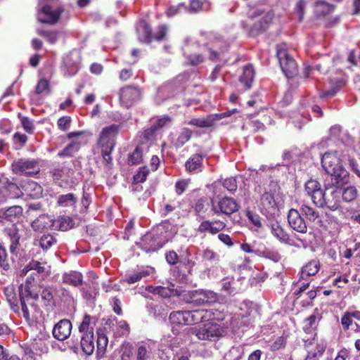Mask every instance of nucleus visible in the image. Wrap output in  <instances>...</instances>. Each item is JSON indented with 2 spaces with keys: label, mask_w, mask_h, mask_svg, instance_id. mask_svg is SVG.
<instances>
[{
  "label": "nucleus",
  "mask_w": 360,
  "mask_h": 360,
  "mask_svg": "<svg viewBox=\"0 0 360 360\" xmlns=\"http://www.w3.org/2000/svg\"><path fill=\"white\" fill-rule=\"evenodd\" d=\"M270 229L271 233L281 242L284 243H290V239L289 235L278 223L275 222L271 224Z\"/></svg>",
  "instance_id": "obj_37"
},
{
  "label": "nucleus",
  "mask_w": 360,
  "mask_h": 360,
  "mask_svg": "<svg viewBox=\"0 0 360 360\" xmlns=\"http://www.w3.org/2000/svg\"><path fill=\"white\" fill-rule=\"evenodd\" d=\"M340 193L338 188L326 187L322 191L319 198L315 202L316 206L319 207H326L332 211L338 210L340 205Z\"/></svg>",
  "instance_id": "obj_8"
},
{
  "label": "nucleus",
  "mask_w": 360,
  "mask_h": 360,
  "mask_svg": "<svg viewBox=\"0 0 360 360\" xmlns=\"http://www.w3.org/2000/svg\"><path fill=\"white\" fill-rule=\"evenodd\" d=\"M235 283L236 282L233 277L224 278L221 281V290L231 295L236 292Z\"/></svg>",
  "instance_id": "obj_47"
},
{
  "label": "nucleus",
  "mask_w": 360,
  "mask_h": 360,
  "mask_svg": "<svg viewBox=\"0 0 360 360\" xmlns=\"http://www.w3.org/2000/svg\"><path fill=\"white\" fill-rule=\"evenodd\" d=\"M255 77V70L252 65H247L243 68V72L240 77V82L250 88Z\"/></svg>",
  "instance_id": "obj_40"
},
{
  "label": "nucleus",
  "mask_w": 360,
  "mask_h": 360,
  "mask_svg": "<svg viewBox=\"0 0 360 360\" xmlns=\"http://www.w3.org/2000/svg\"><path fill=\"white\" fill-rule=\"evenodd\" d=\"M190 325L209 321L208 309H200L188 311Z\"/></svg>",
  "instance_id": "obj_31"
},
{
  "label": "nucleus",
  "mask_w": 360,
  "mask_h": 360,
  "mask_svg": "<svg viewBox=\"0 0 360 360\" xmlns=\"http://www.w3.org/2000/svg\"><path fill=\"white\" fill-rule=\"evenodd\" d=\"M67 169L64 167H56L53 168L50 173L51 174L53 180L56 182L60 180L66 174Z\"/></svg>",
  "instance_id": "obj_62"
},
{
  "label": "nucleus",
  "mask_w": 360,
  "mask_h": 360,
  "mask_svg": "<svg viewBox=\"0 0 360 360\" xmlns=\"http://www.w3.org/2000/svg\"><path fill=\"white\" fill-rule=\"evenodd\" d=\"M38 34L44 37L49 43L54 44L60 38V32L54 30H38Z\"/></svg>",
  "instance_id": "obj_46"
},
{
  "label": "nucleus",
  "mask_w": 360,
  "mask_h": 360,
  "mask_svg": "<svg viewBox=\"0 0 360 360\" xmlns=\"http://www.w3.org/2000/svg\"><path fill=\"white\" fill-rule=\"evenodd\" d=\"M71 331V322L68 319H63L53 327V335L58 340L63 341L70 337Z\"/></svg>",
  "instance_id": "obj_18"
},
{
  "label": "nucleus",
  "mask_w": 360,
  "mask_h": 360,
  "mask_svg": "<svg viewBox=\"0 0 360 360\" xmlns=\"http://www.w3.org/2000/svg\"><path fill=\"white\" fill-rule=\"evenodd\" d=\"M22 214V208L20 206L15 205L7 209L0 210V224L4 220L14 221Z\"/></svg>",
  "instance_id": "obj_23"
},
{
  "label": "nucleus",
  "mask_w": 360,
  "mask_h": 360,
  "mask_svg": "<svg viewBox=\"0 0 360 360\" xmlns=\"http://www.w3.org/2000/svg\"><path fill=\"white\" fill-rule=\"evenodd\" d=\"M119 131V126L111 124L104 127L98 140V146L101 149V153L103 160L106 164H110L112 158L111 153L115 146V139Z\"/></svg>",
  "instance_id": "obj_3"
},
{
  "label": "nucleus",
  "mask_w": 360,
  "mask_h": 360,
  "mask_svg": "<svg viewBox=\"0 0 360 360\" xmlns=\"http://www.w3.org/2000/svg\"><path fill=\"white\" fill-rule=\"evenodd\" d=\"M63 8L55 1L40 0L37 7V19L39 22L53 25L58 22Z\"/></svg>",
  "instance_id": "obj_4"
},
{
  "label": "nucleus",
  "mask_w": 360,
  "mask_h": 360,
  "mask_svg": "<svg viewBox=\"0 0 360 360\" xmlns=\"http://www.w3.org/2000/svg\"><path fill=\"white\" fill-rule=\"evenodd\" d=\"M341 195V200L347 203L354 202L359 196V191L356 186L343 184L339 189Z\"/></svg>",
  "instance_id": "obj_20"
},
{
  "label": "nucleus",
  "mask_w": 360,
  "mask_h": 360,
  "mask_svg": "<svg viewBox=\"0 0 360 360\" xmlns=\"http://www.w3.org/2000/svg\"><path fill=\"white\" fill-rule=\"evenodd\" d=\"M165 259L170 265H175L179 262V253L174 250H169L165 254Z\"/></svg>",
  "instance_id": "obj_64"
},
{
  "label": "nucleus",
  "mask_w": 360,
  "mask_h": 360,
  "mask_svg": "<svg viewBox=\"0 0 360 360\" xmlns=\"http://www.w3.org/2000/svg\"><path fill=\"white\" fill-rule=\"evenodd\" d=\"M80 347L85 354L91 355L93 354L95 349L94 333L82 334L80 340Z\"/></svg>",
  "instance_id": "obj_29"
},
{
  "label": "nucleus",
  "mask_w": 360,
  "mask_h": 360,
  "mask_svg": "<svg viewBox=\"0 0 360 360\" xmlns=\"http://www.w3.org/2000/svg\"><path fill=\"white\" fill-rule=\"evenodd\" d=\"M22 188L24 194L32 198H39L42 195V187L34 181H26Z\"/></svg>",
  "instance_id": "obj_27"
},
{
  "label": "nucleus",
  "mask_w": 360,
  "mask_h": 360,
  "mask_svg": "<svg viewBox=\"0 0 360 360\" xmlns=\"http://www.w3.org/2000/svg\"><path fill=\"white\" fill-rule=\"evenodd\" d=\"M91 317L89 315H84L83 320L79 326V331L80 333H82V334L86 333H94L93 326H91Z\"/></svg>",
  "instance_id": "obj_55"
},
{
  "label": "nucleus",
  "mask_w": 360,
  "mask_h": 360,
  "mask_svg": "<svg viewBox=\"0 0 360 360\" xmlns=\"http://www.w3.org/2000/svg\"><path fill=\"white\" fill-rule=\"evenodd\" d=\"M148 174L149 169L147 167L144 166L140 167L137 173L134 176V183L139 184L144 182L146 180Z\"/></svg>",
  "instance_id": "obj_58"
},
{
  "label": "nucleus",
  "mask_w": 360,
  "mask_h": 360,
  "mask_svg": "<svg viewBox=\"0 0 360 360\" xmlns=\"http://www.w3.org/2000/svg\"><path fill=\"white\" fill-rule=\"evenodd\" d=\"M11 167L15 174L25 176L35 175L40 171L38 160L34 159H18L13 161Z\"/></svg>",
  "instance_id": "obj_9"
},
{
  "label": "nucleus",
  "mask_w": 360,
  "mask_h": 360,
  "mask_svg": "<svg viewBox=\"0 0 360 360\" xmlns=\"http://www.w3.org/2000/svg\"><path fill=\"white\" fill-rule=\"evenodd\" d=\"M288 221L290 226L295 231L304 233L307 231V226L301 216V212L295 209H290L288 214Z\"/></svg>",
  "instance_id": "obj_16"
},
{
  "label": "nucleus",
  "mask_w": 360,
  "mask_h": 360,
  "mask_svg": "<svg viewBox=\"0 0 360 360\" xmlns=\"http://www.w3.org/2000/svg\"><path fill=\"white\" fill-rule=\"evenodd\" d=\"M179 253V262L191 268L195 265L196 257L193 255L191 249L181 248Z\"/></svg>",
  "instance_id": "obj_34"
},
{
  "label": "nucleus",
  "mask_w": 360,
  "mask_h": 360,
  "mask_svg": "<svg viewBox=\"0 0 360 360\" xmlns=\"http://www.w3.org/2000/svg\"><path fill=\"white\" fill-rule=\"evenodd\" d=\"M80 68L81 52L73 49L64 57L62 72L65 77H72L78 72Z\"/></svg>",
  "instance_id": "obj_10"
},
{
  "label": "nucleus",
  "mask_w": 360,
  "mask_h": 360,
  "mask_svg": "<svg viewBox=\"0 0 360 360\" xmlns=\"http://www.w3.org/2000/svg\"><path fill=\"white\" fill-rule=\"evenodd\" d=\"M225 330L219 324L209 322L192 329V333L203 341L214 342L224 335Z\"/></svg>",
  "instance_id": "obj_6"
},
{
  "label": "nucleus",
  "mask_w": 360,
  "mask_h": 360,
  "mask_svg": "<svg viewBox=\"0 0 360 360\" xmlns=\"http://www.w3.org/2000/svg\"><path fill=\"white\" fill-rule=\"evenodd\" d=\"M261 211L267 218H274L279 214V208L272 193L265 192L260 198Z\"/></svg>",
  "instance_id": "obj_15"
},
{
  "label": "nucleus",
  "mask_w": 360,
  "mask_h": 360,
  "mask_svg": "<svg viewBox=\"0 0 360 360\" xmlns=\"http://www.w3.org/2000/svg\"><path fill=\"white\" fill-rule=\"evenodd\" d=\"M321 165L327 174L335 177L337 184L347 176V172L340 165L336 151L325 153L321 158Z\"/></svg>",
  "instance_id": "obj_5"
},
{
  "label": "nucleus",
  "mask_w": 360,
  "mask_h": 360,
  "mask_svg": "<svg viewBox=\"0 0 360 360\" xmlns=\"http://www.w3.org/2000/svg\"><path fill=\"white\" fill-rule=\"evenodd\" d=\"M153 271L154 269L152 267H143L131 274H126L123 278V281L128 284H133L150 276L153 273Z\"/></svg>",
  "instance_id": "obj_21"
},
{
  "label": "nucleus",
  "mask_w": 360,
  "mask_h": 360,
  "mask_svg": "<svg viewBox=\"0 0 360 360\" xmlns=\"http://www.w3.org/2000/svg\"><path fill=\"white\" fill-rule=\"evenodd\" d=\"M19 297L22 316L25 321L31 323L36 319V301L39 298L37 286L34 281V274L27 276L24 283L19 287Z\"/></svg>",
  "instance_id": "obj_2"
},
{
  "label": "nucleus",
  "mask_w": 360,
  "mask_h": 360,
  "mask_svg": "<svg viewBox=\"0 0 360 360\" xmlns=\"http://www.w3.org/2000/svg\"><path fill=\"white\" fill-rule=\"evenodd\" d=\"M277 57L280 66L288 78L292 77L297 72V65L295 60L288 55L284 49H278Z\"/></svg>",
  "instance_id": "obj_14"
},
{
  "label": "nucleus",
  "mask_w": 360,
  "mask_h": 360,
  "mask_svg": "<svg viewBox=\"0 0 360 360\" xmlns=\"http://www.w3.org/2000/svg\"><path fill=\"white\" fill-rule=\"evenodd\" d=\"M203 157L199 153L193 155L186 162L185 167L186 171L190 173L197 174L202 170Z\"/></svg>",
  "instance_id": "obj_24"
},
{
  "label": "nucleus",
  "mask_w": 360,
  "mask_h": 360,
  "mask_svg": "<svg viewBox=\"0 0 360 360\" xmlns=\"http://www.w3.org/2000/svg\"><path fill=\"white\" fill-rule=\"evenodd\" d=\"M223 186L231 193L236 191L238 188L236 179L235 177H230L224 179Z\"/></svg>",
  "instance_id": "obj_63"
},
{
  "label": "nucleus",
  "mask_w": 360,
  "mask_h": 360,
  "mask_svg": "<svg viewBox=\"0 0 360 360\" xmlns=\"http://www.w3.org/2000/svg\"><path fill=\"white\" fill-rule=\"evenodd\" d=\"M120 353L122 360H131L133 356L132 346L129 343L123 344L121 347Z\"/></svg>",
  "instance_id": "obj_60"
},
{
  "label": "nucleus",
  "mask_w": 360,
  "mask_h": 360,
  "mask_svg": "<svg viewBox=\"0 0 360 360\" xmlns=\"http://www.w3.org/2000/svg\"><path fill=\"white\" fill-rule=\"evenodd\" d=\"M245 216L248 219V220L254 225L256 230L260 229L262 226L261 221V217L259 214L255 212H253L250 210H247L245 212Z\"/></svg>",
  "instance_id": "obj_56"
},
{
  "label": "nucleus",
  "mask_w": 360,
  "mask_h": 360,
  "mask_svg": "<svg viewBox=\"0 0 360 360\" xmlns=\"http://www.w3.org/2000/svg\"><path fill=\"white\" fill-rule=\"evenodd\" d=\"M53 223V220L50 216L41 214L32 221L31 226L34 231L41 232L45 229L51 228Z\"/></svg>",
  "instance_id": "obj_26"
},
{
  "label": "nucleus",
  "mask_w": 360,
  "mask_h": 360,
  "mask_svg": "<svg viewBox=\"0 0 360 360\" xmlns=\"http://www.w3.org/2000/svg\"><path fill=\"white\" fill-rule=\"evenodd\" d=\"M218 299V295L214 291L207 290H193V301H194L195 305L214 303Z\"/></svg>",
  "instance_id": "obj_17"
},
{
  "label": "nucleus",
  "mask_w": 360,
  "mask_h": 360,
  "mask_svg": "<svg viewBox=\"0 0 360 360\" xmlns=\"http://www.w3.org/2000/svg\"><path fill=\"white\" fill-rule=\"evenodd\" d=\"M4 295L6 297L8 302L9 303L12 310L20 315L22 313L21 307L18 304L17 298L15 292V288L13 285H10L4 288Z\"/></svg>",
  "instance_id": "obj_28"
},
{
  "label": "nucleus",
  "mask_w": 360,
  "mask_h": 360,
  "mask_svg": "<svg viewBox=\"0 0 360 360\" xmlns=\"http://www.w3.org/2000/svg\"><path fill=\"white\" fill-rule=\"evenodd\" d=\"M214 120L212 116H207L206 117L192 118L187 123L196 127L206 128L212 126Z\"/></svg>",
  "instance_id": "obj_43"
},
{
  "label": "nucleus",
  "mask_w": 360,
  "mask_h": 360,
  "mask_svg": "<svg viewBox=\"0 0 360 360\" xmlns=\"http://www.w3.org/2000/svg\"><path fill=\"white\" fill-rule=\"evenodd\" d=\"M226 227V224L220 220H205L199 226L198 231L200 233H209L212 235L219 233Z\"/></svg>",
  "instance_id": "obj_19"
},
{
  "label": "nucleus",
  "mask_w": 360,
  "mask_h": 360,
  "mask_svg": "<svg viewBox=\"0 0 360 360\" xmlns=\"http://www.w3.org/2000/svg\"><path fill=\"white\" fill-rule=\"evenodd\" d=\"M57 242L56 238L51 234H44L38 238H35L34 245H39L44 251H47Z\"/></svg>",
  "instance_id": "obj_35"
},
{
  "label": "nucleus",
  "mask_w": 360,
  "mask_h": 360,
  "mask_svg": "<svg viewBox=\"0 0 360 360\" xmlns=\"http://www.w3.org/2000/svg\"><path fill=\"white\" fill-rule=\"evenodd\" d=\"M273 16L271 12H268L256 19L254 17H250L248 21H242L240 25L250 36H257L268 29Z\"/></svg>",
  "instance_id": "obj_7"
},
{
  "label": "nucleus",
  "mask_w": 360,
  "mask_h": 360,
  "mask_svg": "<svg viewBox=\"0 0 360 360\" xmlns=\"http://www.w3.org/2000/svg\"><path fill=\"white\" fill-rule=\"evenodd\" d=\"M9 269L6 248L0 242V271H7Z\"/></svg>",
  "instance_id": "obj_54"
},
{
  "label": "nucleus",
  "mask_w": 360,
  "mask_h": 360,
  "mask_svg": "<svg viewBox=\"0 0 360 360\" xmlns=\"http://www.w3.org/2000/svg\"><path fill=\"white\" fill-rule=\"evenodd\" d=\"M108 340L104 333H98L97 349L98 352L103 353L107 347Z\"/></svg>",
  "instance_id": "obj_59"
},
{
  "label": "nucleus",
  "mask_w": 360,
  "mask_h": 360,
  "mask_svg": "<svg viewBox=\"0 0 360 360\" xmlns=\"http://www.w3.org/2000/svg\"><path fill=\"white\" fill-rule=\"evenodd\" d=\"M6 189L8 191V196L11 198H18L24 195L22 188L14 183H8Z\"/></svg>",
  "instance_id": "obj_49"
},
{
  "label": "nucleus",
  "mask_w": 360,
  "mask_h": 360,
  "mask_svg": "<svg viewBox=\"0 0 360 360\" xmlns=\"http://www.w3.org/2000/svg\"><path fill=\"white\" fill-rule=\"evenodd\" d=\"M260 255L262 257L271 259L275 262H278L281 258V255L278 253V251L269 249H266L263 250Z\"/></svg>",
  "instance_id": "obj_61"
},
{
  "label": "nucleus",
  "mask_w": 360,
  "mask_h": 360,
  "mask_svg": "<svg viewBox=\"0 0 360 360\" xmlns=\"http://www.w3.org/2000/svg\"><path fill=\"white\" fill-rule=\"evenodd\" d=\"M142 97L141 90L136 86H125L120 89L119 93L120 102L122 106L129 108L139 101Z\"/></svg>",
  "instance_id": "obj_12"
},
{
  "label": "nucleus",
  "mask_w": 360,
  "mask_h": 360,
  "mask_svg": "<svg viewBox=\"0 0 360 360\" xmlns=\"http://www.w3.org/2000/svg\"><path fill=\"white\" fill-rule=\"evenodd\" d=\"M183 52L186 59V63L191 65H198L204 61V56L201 54L191 53L188 45L183 47Z\"/></svg>",
  "instance_id": "obj_39"
},
{
  "label": "nucleus",
  "mask_w": 360,
  "mask_h": 360,
  "mask_svg": "<svg viewBox=\"0 0 360 360\" xmlns=\"http://www.w3.org/2000/svg\"><path fill=\"white\" fill-rule=\"evenodd\" d=\"M143 150L141 147L138 146L131 153L128 158V162L130 165H136L142 162Z\"/></svg>",
  "instance_id": "obj_50"
},
{
  "label": "nucleus",
  "mask_w": 360,
  "mask_h": 360,
  "mask_svg": "<svg viewBox=\"0 0 360 360\" xmlns=\"http://www.w3.org/2000/svg\"><path fill=\"white\" fill-rule=\"evenodd\" d=\"M192 136V131L188 128H184L180 132L176 142V147H181L187 143Z\"/></svg>",
  "instance_id": "obj_48"
},
{
  "label": "nucleus",
  "mask_w": 360,
  "mask_h": 360,
  "mask_svg": "<svg viewBox=\"0 0 360 360\" xmlns=\"http://www.w3.org/2000/svg\"><path fill=\"white\" fill-rule=\"evenodd\" d=\"M82 274L78 271H70L63 275V281L64 283L77 287L82 283Z\"/></svg>",
  "instance_id": "obj_36"
},
{
  "label": "nucleus",
  "mask_w": 360,
  "mask_h": 360,
  "mask_svg": "<svg viewBox=\"0 0 360 360\" xmlns=\"http://www.w3.org/2000/svg\"><path fill=\"white\" fill-rule=\"evenodd\" d=\"M320 269V263L317 260H311L308 262L302 269L300 280L307 281L310 276H315Z\"/></svg>",
  "instance_id": "obj_30"
},
{
  "label": "nucleus",
  "mask_w": 360,
  "mask_h": 360,
  "mask_svg": "<svg viewBox=\"0 0 360 360\" xmlns=\"http://www.w3.org/2000/svg\"><path fill=\"white\" fill-rule=\"evenodd\" d=\"M176 228L165 222L146 233L137 245L146 252H156L172 239Z\"/></svg>",
  "instance_id": "obj_1"
},
{
  "label": "nucleus",
  "mask_w": 360,
  "mask_h": 360,
  "mask_svg": "<svg viewBox=\"0 0 360 360\" xmlns=\"http://www.w3.org/2000/svg\"><path fill=\"white\" fill-rule=\"evenodd\" d=\"M301 214L310 221H315L319 219V212L314 207H310L306 204H302L300 207Z\"/></svg>",
  "instance_id": "obj_41"
},
{
  "label": "nucleus",
  "mask_w": 360,
  "mask_h": 360,
  "mask_svg": "<svg viewBox=\"0 0 360 360\" xmlns=\"http://www.w3.org/2000/svg\"><path fill=\"white\" fill-rule=\"evenodd\" d=\"M76 201L77 198L72 193H68L58 197V204L62 207H68L74 205Z\"/></svg>",
  "instance_id": "obj_51"
},
{
  "label": "nucleus",
  "mask_w": 360,
  "mask_h": 360,
  "mask_svg": "<svg viewBox=\"0 0 360 360\" xmlns=\"http://www.w3.org/2000/svg\"><path fill=\"white\" fill-rule=\"evenodd\" d=\"M188 311H173L169 315V321L172 324L188 326L190 325Z\"/></svg>",
  "instance_id": "obj_33"
},
{
  "label": "nucleus",
  "mask_w": 360,
  "mask_h": 360,
  "mask_svg": "<svg viewBox=\"0 0 360 360\" xmlns=\"http://www.w3.org/2000/svg\"><path fill=\"white\" fill-rule=\"evenodd\" d=\"M321 184L316 179H310L304 184V191L315 204L322 192Z\"/></svg>",
  "instance_id": "obj_22"
},
{
  "label": "nucleus",
  "mask_w": 360,
  "mask_h": 360,
  "mask_svg": "<svg viewBox=\"0 0 360 360\" xmlns=\"http://www.w3.org/2000/svg\"><path fill=\"white\" fill-rule=\"evenodd\" d=\"M238 209V203L232 198L224 197L218 200L212 201L211 210L217 215L225 214L229 216L237 212Z\"/></svg>",
  "instance_id": "obj_13"
},
{
  "label": "nucleus",
  "mask_w": 360,
  "mask_h": 360,
  "mask_svg": "<svg viewBox=\"0 0 360 360\" xmlns=\"http://www.w3.org/2000/svg\"><path fill=\"white\" fill-rule=\"evenodd\" d=\"M147 290L150 292L159 295L163 297H169L172 295V292L169 289L162 287V286H157V287L149 286L147 288Z\"/></svg>",
  "instance_id": "obj_57"
},
{
  "label": "nucleus",
  "mask_w": 360,
  "mask_h": 360,
  "mask_svg": "<svg viewBox=\"0 0 360 360\" xmlns=\"http://www.w3.org/2000/svg\"><path fill=\"white\" fill-rule=\"evenodd\" d=\"M34 270L37 274H42L45 271V267L38 261L32 260L29 264L22 270L21 274L26 275L30 271Z\"/></svg>",
  "instance_id": "obj_44"
},
{
  "label": "nucleus",
  "mask_w": 360,
  "mask_h": 360,
  "mask_svg": "<svg viewBox=\"0 0 360 360\" xmlns=\"http://www.w3.org/2000/svg\"><path fill=\"white\" fill-rule=\"evenodd\" d=\"M139 40L144 43H150L152 40V29L145 20L139 22L136 26Z\"/></svg>",
  "instance_id": "obj_25"
},
{
  "label": "nucleus",
  "mask_w": 360,
  "mask_h": 360,
  "mask_svg": "<svg viewBox=\"0 0 360 360\" xmlns=\"http://www.w3.org/2000/svg\"><path fill=\"white\" fill-rule=\"evenodd\" d=\"M321 319V315L317 309H314L313 314L307 318L304 321L303 330L307 333H311L317 328L319 321Z\"/></svg>",
  "instance_id": "obj_32"
},
{
  "label": "nucleus",
  "mask_w": 360,
  "mask_h": 360,
  "mask_svg": "<svg viewBox=\"0 0 360 360\" xmlns=\"http://www.w3.org/2000/svg\"><path fill=\"white\" fill-rule=\"evenodd\" d=\"M202 257L205 261L217 263L219 261V255L210 248H206L202 252Z\"/></svg>",
  "instance_id": "obj_52"
},
{
  "label": "nucleus",
  "mask_w": 360,
  "mask_h": 360,
  "mask_svg": "<svg viewBox=\"0 0 360 360\" xmlns=\"http://www.w3.org/2000/svg\"><path fill=\"white\" fill-rule=\"evenodd\" d=\"M333 6L324 1H319L315 4V13L318 15H326L331 12Z\"/></svg>",
  "instance_id": "obj_45"
},
{
  "label": "nucleus",
  "mask_w": 360,
  "mask_h": 360,
  "mask_svg": "<svg viewBox=\"0 0 360 360\" xmlns=\"http://www.w3.org/2000/svg\"><path fill=\"white\" fill-rule=\"evenodd\" d=\"M150 124L159 132L162 129L168 127L172 124V118L167 115L153 117L150 120Z\"/></svg>",
  "instance_id": "obj_42"
},
{
  "label": "nucleus",
  "mask_w": 360,
  "mask_h": 360,
  "mask_svg": "<svg viewBox=\"0 0 360 360\" xmlns=\"http://www.w3.org/2000/svg\"><path fill=\"white\" fill-rule=\"evenodd\" d=\"M150 354L151 352L148 345L140 344L137 348L136 360H148L150 357Z\"/></svg>",
  "instance_id": "obj_53"
},
{
  "label": "nucleus",
  "mask_w": 360,
  "mask_h": 360,
  "mask_svg": "<svg viewBox=\"0 0 360 360\" xmlns=\"http://www.w3.org/2000/svg\"><path fill=\"white\" fill-rule=\"evenodd\" d=\"M85 131H73L68 134L67 137L72 141L66 147L58 153L60 158L72 157L78 152L82 145L86 144V140L82 136Z\"/></svg>",
  "instance_id": "obj_11"
},
{
  "label": "nucleus",
  "mask_w": 360,
  "mask_h": 360,
  "mask_svg": "<svg viewBox=\"0 0 360 360\" xmlns=\"http://www.w3.org/2000/svg\"><path fill=\"white\" fill-rule=\"evenodd\" d=\"M210 9V3L208 0H191L190 6L187 7V11L189 13H198L201 11H209Z\"/></svg>",
  "instance_id": "obj_38"
}]
</instances>
